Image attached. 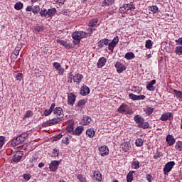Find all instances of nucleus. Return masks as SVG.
I'll return each mask as SVG.
<instances>
[{"mask_svg":"<svg viewBox=\"0 0 182 182\" xmlns=\"http://www.w3.org/2000/svg\"><path fill=\"white\" fill-rule=\"evenodd\" d=\"M28 136L29 135L28 133H23L20 134L18 136L11 141V146H13V147L19 146V144L23 143V141L28 139Z\"/></svg>","mask_w":182,"mask_h":182,"instance_id":"f257e3e1","label":"nucleus"},{"mask_svg":"<svg viewBox=\"0 0 182 182\" xmlns=\"http://www.w3.org/2000/svg\"><path fill=\"white\" fill-rule=\"evenodd\" d=\"M53 119L55 122L58 123H60L62 122V119H63V109L61 107H56L53 109Z\"/></svg>","mask_w":182,"mask_h":182,"instance_id":"f03ea898","label":"nucleus"},{"mask_svg":"<svg viewBox=\"0 0 182 182\" xmlns=\"http://www.w3.org/2000/svg\"><path fill=\"white\" fill-rule=\"evenodd\" d=\"M87 33L85 31H75L73 33V38L74 39L73 43L74 45H77L80 43V39H83V38H86Z\"/></svg>","mask_w":182,"mask_h":182,"instance_id":"7ed1b4c3","label":"nucleus"},{"mask_svg":"<svg viewBox=\"0 0 182 182\" xmlns=\"http://www.w3.org/2000/svg\"><path fill=\"white\" fill-rule=\"evenodd\" d=\"M134 9H136V7L134 6V4H124L122 7L119 8L120 12H124V14L129 12V11H134Z\"/></svg>","mask_w":182,"mask_h":182,"instance_id":"20e7f679","label":"nucleus"},{"mask_svg":"<svg viewBox=\"0 0 182 182\" xmlns=\"http://www.w3.org/2000/svg\"><path fill=\"white\" fill-rule=\"evenodd\" d=\"M97 25V18H94L89 22V28L87 29L88 33L91 35L93 31H95V26Z\"/></svg>","mask_w":182,"mask_h":182,"instance_id":"39448f33","label":"nucleus"},{"mask_svg":"<svg viewBox=\"0 0 182 182\" xmlns=\"http://www.w3.org/2000/svg\"><path fill=\"white\" fill-rule=\"evenodd\" d=\"M174 164H176L174 161L168 162L164 168V174H167L168 173H170V171H171V168L174 167Z\"/></svg>","mask_w":182,"mask_h":182,"instance_id":"423d86ee","label":"nucleus"},{"mask_svg":"<svg viewBox=\"0 0 182 182\" xmlns=\"http://www.w3.org/2000/svg\"><path fill=\"white\" fill-rule=\"evenodd\" d=\"M117 43H119V36L114 37L112 42L108 44L109 50H113V49L116 48Z\"/></svg>","mask_w":182,"mask_h":182,"instance_id":"0eeeda50","label":"nucleus"},{"mask_svg":"<svg viewBox=\"0 0 182 182\" xmlns=\"http://www.w3.org/2000/svg\"><path fill=\"white\" fill-rule=\"evenodd\" d=\"M59 164H60V161H53L49 165V168L50 171H55L57 168H59Z\"/></svg>","mask_w":182,"mask_h":182,"instance_id":"6e6552de","label":"nucleus"},{"mask_svg":"<svg viewBox=\"0 0 182 182\" xmlns=\"http://www.w3.org/2000/svg\"><path fill=\"white\" fill-rule=\"evenodd\" d=\"M99 151L100 156L105 157V156H107L109 154V148L106 145H103L99 148Z\"/></svg>","mask_w":182,"mask_h":182,"instance_id":"1a4fd4ad","label":"nucleus"},{"mask_svg":"<svg viewBox=\"0 0 182 182\" xmlns=\"http://www.w3.org/2000/svg\"><path fill=\"white\" fill-rule=\"evenodd\" d=\"M119 113L122 114H129V107L127 105L122 104L117 109Z\"/></svg>","mask_w":182,"mask_h":182,"instance_id":"9d476101","label":"nucleus"},{"mask_svg":"<svg viewBox=\"0 0 182 182\" xmlns=\"http://www.w3.org/2000/svg\"><path fill=\"white\" fill-rule=\"evenodd\" d=\"M75 102H76V97L73 93H69L68 95V104L70 105V106H73V105H75Z\"/></svg>","mask_w":182,"mask_h":182,"instance_id":"9b49d317","label":"nucleus"},{"mask_svg":"<svg viewBox=\"0 0 182 182\" xmlns=\"http://www.w3.org/2000/svg\"><path fill=\"white\" fill-rule=\"evenodd\" d=\"M23 156V153H21V151H18L14 154V156L12 158V160L14 163H19V161L22 160Z\"/></svg>","mask_w":182,"mask_h":182,"instance_id":"f8f14e48","label":"nucleus"},{"mask_svg":"<svg viewBox=\"0 0 182 182\" xmlns=\"http://www.w3.org/2000/svg\"><path fill=\"white\" fill-rule=\"evenodd\" d=\"M161 120L166 122V120H173V114L171 112H166L161 115Z\"/></svg>","mask_w":182,"mask_h":182,"instance_id":"ddd939ff","label":"nucleus"},{"mask_svg":"<svg viewBox=\"0 0 182 182\" xmlns=\"http://www.w3.org/2000/svg\"><path fill=\"white\" fill-rule=\"evenodd\" d=\"M129 97L132 100H144L146 99V96L144 95H136L133 93L129 94Z\"/></svg>","mask_w":182,"mask_h":182,"instance_id":"4468645a","label":"nucleus"},{"mask_svg":"<svg viewBox=\"0 0 182 182\" xmlns=\"http://www.w3.org/2000/svg\"><path fill=\"white\" fill-rule=\"evenodd\" d=\"M117 73H122L124 70H126V67L123 65L120 62H117L115 64Z\"/></svg>","mask_w":182,"mask_h":182,"instance_id":"2eb2a0df","label":"nucleus"},{"mask_svg":"<svg viewBox=\"0 0 182 182\" xmlns=\"http://www.w3.org/2000/svg\"><path fill=\"white\" fill-rule=\"evenodd\" d=\"M154 85H156V80H152L150 82H147V90H149V92H154V90H156V87L153 86Z\"/></svg>","mask_w":182,"mask_h":182,"instance_id":"dca6fc26","label":"nucleus"},{"mask_svg":"<svg viewBox=\"0 0 182 182\" xmlns=\"http://www.w3.org/2000/svg\"><path fill=\"white\" fill-rule=\"evenodd\" d=\"M90 93V90H89V87L84 85L81 87L80 95L82 96H87Z\"/></svg>","mask_w":182,"mask_h":182,"instance_id":"f3484780","label":"nucleus"},{"mask_svg":"<svg viewBox=\"0 0 182 182\" xmlns=\"http://www.w3.org/2000/svg\"><path fill=\"white\" fill-rule=\"evenodd\" d=\"M55 124H58L56 123V122L54 120L53 118L49 121H46L42 123L43 127H49V126H53Z\"/></svg>","mask_w":182,"mask_h":182,"instance_id":"a211bd4d","label":"nucleus"},{"mask_svg":"<svg viewBox=\"0 0 182 182\" xmlns=\"http://www.w3.org/2000/svg\"><path fill=\"white\" fill-rule=\"evenodd\" d=\"M134 122H136V123H137L138 124V127L139 126H141V124H143V123H144V119L143 117H140V115H136L134 117Z\"/></svg>","mask_w":182,"mask_h":182,"instance_id":"6ab92c4d","label":"nucleus"},{"mask_svg":"<svg viewBox=\"0 0 182 182\" xmlns=\"http://www.w3.org/2000/svg\"><path fill=\"white\" fill-rule=\"evenodd\" d=\"M83 130H84L83 126H78L74 130L73 134H75V136H80L83 132Z\"/></svg>","mask_w":182,"mask_h":182,"instance_id":"aec40b11","label":"nucleus"},{"mask_svg":"<svg viewBox=\"0 0 182 182\" xmlns=\"http://www.w3.org/2000/svg\"><path fill=\"white\" fill-rule=\"evenodd\" d=\"M130 147H132V146L129 141L124 142L121 145V148L122 149L123 151H125V153L130 150Z\"/></svg>","mask_w":182,"mask_h":182,"instance_id":"412c9836","label":"nucleus"},{"mask_svg":"<svg viewBox=\"0 0 182 182\" xmlns=\"http://www.w3.org/2000/svg\"><path fill=\"white\" fill-rule=\"evenodd\" d=\"M92 178L97 181H102V173L99 171H94Z\"/></svg>","mask_w":182,"mask_h":182,"instance_id":"4be33fe9","label":"nucleus"},{"mask_svg":"<svg viewBox=\"0 0 182 182\" xmlns=\"http://www.w3.org/2000/svg\"><path fill=\"white\" fill-rule=\"evenodd\" d=\"M166 141L169 146H173L176 143V139L173 137V135L168 134L166 136Z\"/></svg>","mask_w":182,"mask_h":182,"instance_id":"5701e85b","label":"nucleus"},{"mask_svg":"<svg viewBox=\"0 0 182 182\" xmlns=\"http://www.w3.org/2000/svg\"><path fill=\"white\" fill-rule=\"evenodd\" d=\"M91 122H92V118L87 116H84L81 120V123L82 124H83V126H87V124H89Z\"/></svg>","mask_w":182,"mask_h":182,"instance_id":"b1692460","label":"nucleus"},{"mask_svg":"<svg viewBox=\"0 0 182 182\" xmlns=\"http://www.w3.org/2000/svg\"><path fill=\"white\" fill-rule=\"evenodd\" d=\"M106 65V59L105 57H102L99 59L97 65V68H103Z\"/></svg>","mask_w":182,"mask_h":182,"instance_id":"393cba45","label":"nucleus"},{"mask_svg":"<svg viewBox=\"0 0 182 182\" xmlns=\"http://www.w3.org/2000/svg\"><path fill=\"white\" fill-rule=\"evenodd\" d=\"M83 79V75H80V74H76L74 77H73V80L75 83H80V82H82V80Z\"/></svg>","mask_w":182,"mask_h":182,"instance_id":"a878e982","label":"nucleus"},{"mask_svg":"<svg viewBox=\"0 0 182 182\" xmlns=\"http://www.w3.org/2000/svg\"><path fill=\"white\" fill-rule=\"evenodd\" d=\"M55 14H56V9L53 8L48 9V11H46L47 18H50L51 16H53Z\"/></svg>","mask_w":182,"mask_h":182,"instance_id":"bb28decb","label":"nucleus"},{"mask_svg":"<svg viewBox=\"0 0 182 182\" xmlns=\"http://www.w3.org/2000/svg\"><path fill=\"white\" fill-rule=\"evenodd\" d=\"M55 105L54 103H53L51 105V106L50 107L49 109H46L44 111V116H49V114H50V113H52V112H53V109H55Z\"/></svg>","mask_w":182,"mask_h":182,"instance_id":"cd10ccee","label":"nucleus"},{"mask_svg":"<svg viewBox=\"0 0 182 182\" xmlns=\"http://www.w3.org/2000/svg\"><path fill=\"white\" fill-rule=\"evenodd\" d=\"M134 173V171H131L129 172V173L127 176V182L133 181V173Z\"/></svg>","mask_w":182,"mask_h":182,"instance_id":"c85d7f7f","label":"nucleus"},{"mask_svg":"<svg viewBox=\"0 0 182 182\" xmlns=\"http://www.w3.org/2000/svg\"><path fill=\"white\" fill-rule=\"evenodd\" d=\"M58 42L60 43V45H63V46L65 48H70V44H69L68 41H65L63 40H58Z\"/></svg>","mask_w":182,"mask_h":182,"instance_id":"c756f323","label":"nucleus"},{"mask_svg":"<svg viewBox=\"0 0 182 182\" xmlns=\"http://www.w3.org/2000/svg\"><path fill=\"white\" fill-rule=\"evenodd\" d=\"M86 134L88 137H93L95 136V130L93 129H89L86 131Z\"/></svg>","mask_w":182,"mask_h":182,"instance_id":"7c9ffc66","label":"nucleus"},{"mask_svg":"<svg viewBox=\"0 0 182 182\" xmlns=\"http://www.w3.org/2000/svg\"><path fill=\"white\" fill-rule=\"evenodd\" d=\"M134 53L129 52L127 53L124 55V58L127 59L128 60H130V59H134Z\"/></svg>","mask_w":182,"mask_h":182,"instance_id":"2f4dec72","label":"nucleus"},{"mask_svg":"<svg viewBox=\"0 0 182 182\" xmlns=\"http://www.w3.org/2000/svg\"><path fill=\"white\" fill-rule=\"evenodd\" d=\"M14 8L16 11H21V9L23 8V4H22L21 2L16 3V4L14 5Z\"/></svg>","mask_w":182,"mask_h":182,"instance_id":"473e14b6","label":"nucleus"},{"mask_svg":"<svg viewBox=\"0 0 182 182\" xmlns=\"http://www.w3.org/2000/svg\"><path fill=\"white\" fill-rule=\"evenodd\" d=\"M175 149L176 150H178V151H182V141H177L175 146Z\"/></svg>","mask_w":182,"mask_h":182,"instance_id":"72a5a7b5","label":"nucleus"},{"mask_svg":"<svg viewBox=\"0 0 182 182\" xmlns=\"http://www.w3.org/2000/svg\"><path fill=\"white\" fill-rule=\"evenodd\" d=\"M40 11L41 7L39 6H35L32 9V12L33 14H34V15H36V14H39Z\"/></svg>","mask_w":182,"mask_h":182,"instance_id":"f704fd0d","label":"nucleus"},{"mask_svg":"<svg viewBox=\"0 0 182 182\" xmlns=\"http://www.w3.org/2000/svg\"><path fill=\"white\" fill-rule=\"evenodd\" d=\"M21 45H18L17 47H16L15 50L13 52L14 55H15V56H18V55H19V52H21Z\"/></svg>","mask_w":182,"mask_h":182,"instance_id":"c9c22d12","label":"nucleus"},{"mask_svg":"<svg viewBox=\"0 0 182 182\" xmlns=\"http://www.w3.org/2000/svg\"><path fill=\"white\" fill-rule=\"evenodd\" d=\"M114 2V0H105L103 1V6H109V5H112Z\"/></svg>","mask_w":182,"mask_h":182,"instance_id":"e433bc0d","label":"nucleus"},{"mask_svg":"<svg viewBox=\"0 0 182 182\" xmlns=\"http://www.w3.org/2000/svg\"><path fill=\"white\" fill-rule=\"evenodd\" d=\"M132 166L135 170H137L140 168V164L139 163V161H134L132 162Z\"/></svg>","mask_w":182,"mask_h":182,"instance_id":"4c0bfd02","label":"nucleus"},{"mask_svg":"<svg viewBox=\"0 0 182 182\" xmlns=\"http://www.w3.org/2000/svg\"><path fill=\"white\" fill-rule=\"evenodd\" d=\"M135 144L137 147H141V146H143V139H137L135 141Z\"/></svg>","mask_w":182,"mask_h":182,"instance_id":"58836bf2","label":"nucleus"},{"mask_svg":"<svg viewBox=\"0 0 182 182\" xmlns=\"http://www.w3.org/2000/svg\"><path fill=\"white\" fill-rule=\"evenodd\" d=\"M145 46L146 49H151V46H153V43L151 42V40L146 41Z\"/></svg>","mask_w":182,"mask_h":182,"instance_id":"ea45409f","label":"nucleus"},{"mask_svg":"<svg viewBox=\"0 0 182 182\" xmlns=\"http://www.w3.org/2000/svg\"><path fill=\"white\" fill-rule=\"evenodd\" d=\"M149 10L151 12H153V14H156L159 11V7H157V6H152L149 7Z\"/></svg>","mask_w":182,"mask_h":182,"instance_id":"a19ab883","label":"nucleus"},{"mask_svg":"<svg viewBox=\"0 0 182 182\" xmlns=\"http://www.w3.org/2000/svg\"><path fill=\"white\" fill-rule=\"evenodd\" d=\"M153 112H154V109L151 107H147L146 109H145V113L146 114H148V116H150V114H151V113H153Z\"/></svg>","mask_w":182,"mask_h":182,"instance_id":"79ce46f5","label":"nucleus"},{"mask_svg":"<svg viewBox=\"0 0 182 182\" xmlns=\"http://www.w3.org/2000/svg\"><path fill=\"white\" fill-rule=\"evenodd\" d=\"M173 93L174 95H176V96H177L180 99H182V92L178 91L177 90H173Z\"/></svg>","mask_w":182,"mask_h":182,"instance_id":"37998d69","label":"nucleus"},{"mask_svg":"<svg viewBox=\"0 0 182 182\" xmlns=\"http://www.w3.org/2000/svg\"><path fill=\"white\" fill-rule=\"evenodd\" d=\"M176 55H182V46H177L176 48Z\"/></svg>","mask_w":182,"mask_h":182,"instance_id":"c03bdc74","label":"nucleus"},{"mask_svg":"<svg viewBox=\"0 0 182 182\" xmlns=\"http://www.w3.org/2000/svg\"><path fill=\"white\" fill-rule=\"evenodd\" d=\"M67 130H68V133H71V134H73V132H75V130L73 129V124H70L67 127Z\"/></svg>","mask_w":182,"mask_h":182,"instance_id":"a18cd8bd","label":"nucleus"},{"mask_svg":"<svg viewBox=\"0 0 182 182\" xmlns=\"http://www.w3.org/2000/svg\"><path fill=\"white\" fill-rule=\"evenodd\" d=\"M85 105H86V100H80L78 102H77V107H80L82 106H85Z\"/></svg>","mask_w":182,"mask_h":182,"instance_id":"49530a36","label":"nucleus"},{"mask_svg":"<svg viewBox=\"0 0 182 182\" xmlns=\"http://www.w3.org/2000/svg\"><path fill=\"white\" fill-rule=\"evenodd\" d=\"M139 127H141L142 129H149L150 127V125L148 124V122H144L141 124Z\"/></svg>","mask_w":182,"mask_h":182,"instance_id":"de8ad7c7","label":"nucleus"},{"mask_svg":"<svg viewBox=\"0 0 182 182\" xmlns=\"http://www.w3.org/2000/svg\"><path fill=\"white\" fill-rule=\"evenodd\" d=\"M5 144V137L3 136H0V149H2V146Z\"/></svg>","mask_w":182,"mask_h":182,"instance_id":"09e8293b","label":"nucleus"},{"mask_svg":"<svg viewBox=\"0 0 182 182\" xmlns=\"http://www.w3.org/2000/svg\"><path fill=\"white\" fill-rule=\"evenodd\" d=\"M77 178L80 182H86V178L83 175H78Z\"/></svg>","mask_w":182,"mask_h":182,"instance_id":"8fccbe9b","label":"nucleus"},{"mask_svg":"<svg viewBox=\"0 0 182 182\" xmlns=\"http://www.w3.org/2000/svg\"><path fill=\"white\" fill-rule=\"evenodd\" d=\"M40 15L42 18H47L48 17V14H46V9L42 10L40 12Z\"/></svg>","mask_w":182,"mask_h":182,"instance_id":"3c124183","label":"nucleus"},{"mask_svg":"<svg viewBox=\"0 0 182 182\" xmlns=\"http://www.w3.org/2000/svg\"><path fill=\"white\" fill-rule=\"evenodd\" d=\"M62 142H63L64 144H69V137H68V136H64V137L63 138Z\"/></svg>","mask_w":182,"mask_h":182,"instance_id":"603ef678","label":"nucleus"},{"mask_svg":"<svg viewBox=\"0 0 182 182\" xmlns=\"http://www.w3.org/2000/svg\"><path fill=\"white\" fill-rule=\"evenodd\" d=\"M53 66H54V68H55V69H56V70H58V69H59L60 68L62 67V66H60V63H59L58 62L53 63Z\"/></svg>","mask_w":182,"mask_h":182,"instance_id":"864d4df0","label":"nucleus"},{"mask_svg":"<svg viewBox=\"0 0 182 182\" xmlns=\"http://www.w3.org/2000/svg\"><path fill=\"white\" fill-rule=\"evenodd\" d=\"M58 72V75H62L63 73H65V69H63L62 67H60L58 69H57Z\"/></svg>","mask_w":182,"mask_h":182,"instance_id":"5fc2aeb1","label":"nucleus"},{"mask_svg":"<svg viewBox=\"0 0 182 182\" xmlns=\"http://www.w3.org/2000/svg\"><path fill=\"white\" fill-rule=\"evenodd\" d=\"M16 80L21 82L22 80V73H19L16 75Z\"/></svg>","mask_w":182,"mask_h":182,"instance_id":"6e6d98bb","label":"nucleus"},{"mask_svg":"<svg viewBox=\"0 0 182 182\" xmlns=\"http://www.w3.org/2000/svg\"><path fill=\"white\" fill-rule=\"evenodd\" d=\"M63 135L62 134H58L55 137H54V141H58V140H60L62 139Z\"/></svg>","mask_w":182,"mask_h":182,"instance_id":"4d7b16f0","label":"nucleus"},{"mask_svg":"<svg viewBox=\"0 0 182 182\" xmlns=\"http://www.w3.org/2000/svg\"><path fill=\"white\" fill-rule=\"evenodd\" d=\"M53 156L55 157H58V156H59V150L54 149H53Z\"/></svg>","mask_w":182,"mask_h":182,"instance_id":"13d9d810","label":"nucleus"},{"mask_svg":"<svg viewBox=\"0 0 182 182\" xmlns=\"http://www.w3.org/2000/svg\"><path fill=\"white\" fill-rule=\"evenodd\" d=\"M23 178L26 181H28V180H31V175H29V174H24L23 175Z\"/></svg>","mask_w":182,"mask_h":182,"instance_id":"bf43d9fd","label":"nucleus"},{"mask_svg":"<svg viewBox=\"0 0 182 182\" xmlns=\"http://www.w3.org/2000/svg\"><path fill=\"white\" fill-rule=\"evenodd\" d=\"M36 160H38V157H33V156H32V157L29 159V161H30V163H36Z\"/></svg>","mask_w":182,"mask_h":182,"instance_id":"052dcab7","label":"nucleus"},{"mask_svg":"<svg viewBox=\"0 0 182 182\" xmlns=\"http://www.w3.org/2000/svg\"><path fill=\"white\" fill-rule=\"evenodd\" d=\"M32 116L31 111H27L24 115V117H31Z\"/></svg>","mask_w":182,"mask_h":182,"instance_id":"680f3d73","label":"nucleus"},{"mask_svg":"<svg viewBox=\"0 0 182 182\" xmlns=\"http://www.w3.org/2000/svg\"><path fill=\"white\" fill-rule=\"evenodd\" d=\"M101 42H102L104 45H109V39L107 38H104L103 40H101Z\"/></svg>","mask_w":182,"mask_h":182,"instance_id":"e2e57ef3","label":"nucleus"},{"mask_svg":"<svg viewBox=\"0 0 182 182\" xmlns=\"http://www.w3.org/2000/svg\"><path fill=\"white\" fill-rule=\"evenodd\" d=\"M36 31H37V32H42V31H43V27H41V26L36 27Z\"/></svg>","mask_w":182,"mask_h":182,"instance_id":"0e129e2a","label":"nucleus"},{"mask_svg":"<svg viewBox=\"0 0 182 182\" xmlns=\"http://www.w3.org/2000/svg\"><path fill=\"white\" fill-rule=\"evenodd\" d=\"M151 178H152V176H151L150 174H147V175H146V180H147L149 182H151Z\"/></svg>","mask_w":182,"mask_h":182,"instance_id":"69168bd1","label":"nucleus"},{"mask_svg":"<svg viewBox=\"0 0 182 182\" xmlns=\"http://www.w3.org/2000/svg\"><path fill=\"white\" fill-rule=\"evenodd\" d=\"M32 9H32V6H28L26 9L27 12H31V11H32Z\"/></svg>","mask_w":182,"mask_h":182,"instance_id":"338daca9","label":"nucleus"},{"mask_svg":"<svg viewBox=\"0 0 182 182\" xmlns=\"http://www.w3.org/2000/svg\"><path fill=\"white\" fill-rule=\"evenodd\" d=\"M176 42H177L178 45H182V38H180L178 40H176Z\"/></svg>","mask_w":182,"mask_h":182,"instance_id":"774afa93","label":"nucleus"}]
</instances>
